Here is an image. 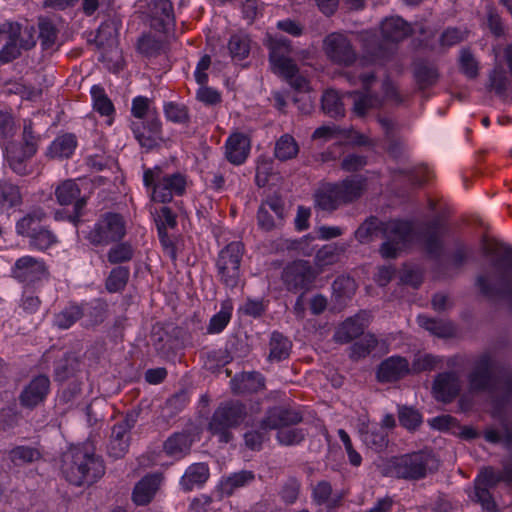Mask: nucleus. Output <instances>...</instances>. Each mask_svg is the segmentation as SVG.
I'll use <instances>...</instances> for the list:
<instances>
[{"mask_svg":"<svg viewBox=\"0 0 512 512\" xmlns=\"http://www.w3.org/2000/svg\"><path fill=\"white\" fill-rule=\"evenodd\" d=\"M414 77L419 88L425 89L436 83L438 72L434 66L428 65L425 62H418L415 64Z\"/></svg>","mask_w":512,"mask_h":512,"instance_id":"50","label":"nucleus"},{"mask_svg":"<svg viewBox=\"0 0 512 512\" xmlns=\"http://www.w3.org/2000/svg\"><path fill=\"white\" fill-rule=\"evenodd\" d=\"M332 184L342 205L358 200L366 190V179L361 175L349 176Z\"/></svg>","mask_w":512,"mask_h":512,"instance_id":"23","label":"nucleus"},{"mask_svg":"<svg viewBox=\"0 0 512 512\" xmlns=\"http://www.w3.org/2000/svg\"><path fill=\"white\" fill-rule=\"evenodd\" d=\"M265 386V378L259 372L244 373L241 376L240 383L234 388V392L239 394L257 392Z\"/></svg>","mask_w":512,"mask_h":512,"instance_id":"52","label":"nucleus"},{"mask_svg":"<svg viewBox=\"0 0 512 512\" xmlns=\"http://www.w3.org/2000/svg\"><path fill=\"white\" fill-rule=\"evenodd\" d=\"M247 417V408L239 400H228L219 404L211 415L207 431L227 444L234 439L233 429L239 427Z\"/></svg>","mask_w":512,"mask_h":512,"instance_id":"5","label":"nucleus"},{"mask_svg":"<svg viewBox=\"0 0 512 512\" xmlns=\"http://www.w3.org/2000/svg\"><path fill=\"white\" fill-rule=\"evenodd\" d=\"M388 435L383 428H374L363 433L364 443L375 451L383 450L388 443Z\"/></svg>","mask_w":512,"mask_h":512,"instance_id":"63","label":"nucleus"},{"mask_svg":"<svg viewBox=\"0 0 512 512\" xmlns=\"http://www.w3.org/2000/svg\"><path fill=\"white\" fill-rule=\"evenodd\" d=\"M502 481L508 484H512L511 480H509L508 475L506 474V465L502 471H496L491 467H487L483 469L475 479V482L478 485H484L489 488L495 487Z\"/></svg>","mask_w":512,"mask_h":512,"instance_id":"55","label":"nucleus"},{"mask_svg":"<svg viewBox=\"0 0 512 512\" xmlns=\"http://www.w3.org/2000/svg\"><path fill=\"white\" fill-rule=\"evenodd\" d=\"M152 16L159 21V26L163 30L174 26L175 15L172 2L170 0H155L152 7Z\"/></svg>","mask_w":512,"mask_h":512,"instance_id":"43","label":"nucleus"},{"mask_svg":"<svg viewBox=\"0 0 512 512\" xmlns=\"http://www.w3.org/2000/svg\"><path fill=\"white\" fill-rule=\"evenodd\" d=\"M77 146L76 137L73 134L58 136L50 145L48 155L51 158H69Z\"/></svg>","mask_w":512,"mask_h":512,"instance_id":"39","label":"nucleus"},{"mask_svg":"<svg viewBox=\"0 0 512 512\" xmlns=\"http://www.w3.org/2000/svg\"><path fill=\"white\" fill-rule=\"evenodd\" d=\"M439 460L432 451L421 450L413 453L392 457L383 467V475L418 481L424 479L429 473L436 471Z\"/></svg>","mask_w":512,"mask_h":512,"instance_id":"4","label":"nucleus"},{"mask_svg":"<svg viewBox=\"0 0 512 512\" xmlns=\"http://www.w3.org/2000/svg\"><path fill=\"white\" fill-rule=\"evenodd\" d=\"M460 391L461 380L454 371L439 373L433 381L432 393L437 401L450 403L459 395Z\"/></svg>","mask_w":512,"mask_h":512,"instance_id":"19","label":"nucleus"},{"mask_svg":"<svg viewBox=\"0 0 512 512\" xmlns=\"http://www.w3.org/2000/svg\"><path fill=\"white\" fill-rule=\"evenodd\" d=\"M484 255L490 258V271L477 277V286L484 296L506 300L512 308V247L505 244L486 246Z\"/></svg>","mask_w":512,"mask_h":512,"instance_id":"2","label":"nucleus"},{"mask_svg":"<svg viewBox=\"0 0 512 512\" xmlns=\"http://www.w3.org/2000/svg\"><path fill=\"white\" fill-rule=\"evenodd\" d=\"M139 413V411L131 410L113 426L107 445V453L113 459H120L128 452L131 440L130 431L135 427Z\"/></svg>","mask_w":512,"mask_h":512,"instance_id":"12","label":"nucleus"},{"mask_svg":"<svg viewBox=\"0 0 512 512\" xmlns=\"http://www.w3.org/2000/svg\"><path fill=\"white\" fill-rule=\"evenodd\" d=\"M85 306V327H94L102 322L107 317V304L100 300H95L91 303V305Z\"/></svg>","mask_w":512,"mask_h":512,"instance_id":"53","label":"nucleus"},{"mask_svg":"<svg viewBox=\"0 0 512 512\" xmlns=\"http://www.w3.org/2000/svg\"><path fill=\"white\" fill-rule=\"evenodd\" d=\"M21 203L20 188L9 181H0V206L12 208L19 206Z\"/></svg>","mask_w":512,"mask_h":512,"instance_id":"49","label":"nucleus"},{"mask_svg":"<svg viewBox=\"0 0 512 512\" xmlns=\"http://www.w3.org/2000/svg\"><path fill=\"white\" fill-rule=\"evenodd\" d=\"M467 380L470 392L489 394L499 408L512 400V370L496 366L490 353H482L474 360Z\"/></svg>","mask_w":512,"mask_h":512,"instance_id":"1","label":"nucleus"},{"mask_svg":"<svg viewBox=\"0 0 512 512\" xmlns=\"http://www.w3.org/2000/svg\"><path fill=\"white\" fill-rule=\"evenodd\" d=\"M291 348V341L282 333L274 331L269 342L268 360L270 362H280L287 359L290 356Z\"/></svg>","mask_w":512,"mask_h":512,"instance_id":"35","label":"nucleus"},{"mask_svg":"<svg viewBox=\"0 0 512 512\" xmlns=\"http://www.w3.org/2000/svg\"><path fill=\"white\" fill-rule=\"evenodd\" d=\"M209 467L205 463L190 465L181 478L180 485L184 491H191L201 487L209 478Z\"/></svg>","mask_w":512,"mask_h":512,"instance_id":"31","label":"nucleus"},{"mask_svg":"<svg viewBox=\"0 0 512 512\" xmlns=\"http://www.w3.org/2000/svg\"><path fill=\"white\" fill-rule=\"evenodd\" d=\"M314 198L316 206L323 211L331 212L342 205L332 183H327L320 187L316 191Z\"/></svg>","mask_w":512,"mask_h":512,"instance_id":"40","label":"nucleus"},{"mask_svg":"<svg viewBox=\"0 0 512 512\" xmlns=\"http://www.w3.org/2000/svg\"><path fill=\"white\" fill-rule=\"evenodd\" d=\"M8 33L17 39L19 46L24 50H29L36 44L35 30L32 26L22 29L18 23H10Z\"/></svg>","mask_w":512,"mask_h":512,"instance_id":"51","label":"nucleus"},{"mask_svg":"<svg viewBox=\"0 0 512 512\" xmlns=\"http://www.w3.org/2000/svg\"><path fill=\"white\" fill-rule=\"evenodd\" d=\"M345 98L351 102L352 111L358 117L365 116L369 110L380 106V98L370 93H360L357 91L348 92Z\"/></svg>","mask_w":512,"mask_h":512,"instance_id":"32","label":"nucleus"},{"mask_svg":"<svg viewBox=\"0 0 512 512\" xmlns=\"http://www.w3.org/2000/svg\"><path fill=\"white\" fill-rule=\"evenodd\" d=\"M291 42L285 37H275L269 41V60L273 68L285 77H293L298 69L290 55Z\"/></svg>","mask_w":512,"mask_h":512,"instance_id":"13","label":"nucleus"},{"mask_svg":"<svg viewBox=\"0 0 512 512\" xmlns=\"http://www.w3.org/2000/svg\"><path fill=\"white\" fill-rule=\"evenodd\" d=\"M409 372V362L406 358L391 356L379 364L376 378L380 383H393L407 376Z\"/></svg>","mask_w":512,"mask_h":512,"instance_id":"22","label":"nucleus"},{"mask_svg":"<svg viewBox=\"0 0 512 512\" xmlns=\"http://www.w3.org/2000/svg\"><path fill=\"white\" fill-rule=\"evenodd\" d=\"M244 254V244L233 241L220 250L216 261L218 275L223 284L234 288L240 279V265Z\"/></svg>","mask_w":512,"mask_h":512,"instance_id":"10","label":"nucleus"},{"mask_svg":"<svg viewBox=\"0 0 512 512\" xmlns=\"http://www.w3.org/2000/svg\"><path fill=\"white\" fill-rule=\"evenodd\" d=\"M398 419L401 426L408 430H415L422 423L421 414L412 407L399 406Z\"/></svg>","mask_w":512,"mask_h":512,"instance_id":"61","label":"nucleus"},{"mask_svg":"<svg viewBox=\"0 0 512 512\" xmlns=\"http://www.w3.org/2000/svg\"><path fill=\"white\" fill-rule=\"evenodd\" d=\"M165 48V42L152 34L143 35L137 42L138 52L148 58L160 55Z\"/></svg>","mask_w":512,"mask_h":512,"instance_id":"46","label":"nucleus"},{"mask_svg":"<svg viewBox=\"0 0 512 512\" xmlns=\"http://www.w3.org/2000/svg\"><path fill=\"white\" fill-rule=\"evenodd\" d=\"M57 202L62 206L75 204L79 199H86L81 196V189L75 180H65L55 189Z\"/></svg>","mask_w":512,"mask_h":512,"instance_id":"38","label":"nucleus"},{"mask_svg":"<svg viewBox=\"0 0 512 512\" xmlns=\"http://www.w3.org/2000/svg\"><path fill=\"white\" fill-rule=\"evenodd\" d=\"M85 315V306L69 304L54 317V324L59 329H68Z\"/></svg>","mask_w":512,"mask_h":512,"instance_id":"42","label":"nucleus"},{"mask_svg":"<svg viewBox=\"0 0 512 512\" xmlns=\"http://www.w3.org/2000/svg\"><path fill=\"white\" fill-rule=\"evenodd\" d=\"M61 472L75 486L92 485L105 474L103 459L86 448H72L62 456Z\"/></svg>","mask_w":512,"mask_h":512,"instance_id":"3","label":"nucleus"},{"mask_svg":"<svg viewBox=\"0 0 512 512\" xmlns=\"http://www.w3.org/2000/svg\"><path fill=\"white\" fill-rule=\"evenodd\" d=\"M345 95L342 97L335 90H327L322 96V110L332 118L343 117L345 115Z\"/></svg>","mask_w":512,"mask_h":512,"instance_id":"37","label":"nucleus"},{"mask_svg":"<svg viewBox=\"0 0 512 512\" xmlns=\"http://www.w3.org/2000/svg\"><path fill=\"white\" fill-rule=\"evenodd\" d=\"M442 225L438 220L429 222L424 231L423 239L426 252L430 257L439 260L443 254Z\"/></svg>","mask_w":512,"mask_h":512,"instance_id":"30","label":"nucleus"},{"mask_svg":"<svg viewBox=\"0 0 512 512\" xmlns=\"http://www.w3.org/2000/svg\"><path fill=\"white\" fill-rule=\"evenodd\" d=\"M511 85L508 72L503 66L497 65L489 73L487 89L493 91L498 97L505 99Z\"/></svg>","mask_w":512,"mask_h":512,"instance_id":"34","label":"nucleus"},{"mask_svg":"<svg viewBox=\"0 0 512 512\" xmlns=\"http://www.w3.org/2000/svg\"><path fill=\"white\" fill-rule=\"evenodd\" d=\"M38 28V38L40 39L43 50H55L58 39V29L54 23L50 19L40 18Z\"/></svg>","mask_w":512,"mask_h":512,"instance_id":"45","label":"nucleus"},{"mask_svg":"<svg viewBox=\"0 0 512 512\" xmlns=\"http://www.w3.org/2000/svg\"><path fill=\"white\" fill-rule=\"evenodd\" d=\"M49 390V378L46 375H38L34 377L20 393V404L23 407L32 409L45 400Z\"/></svg>","mask_w":512,"mask_h":512,"instance_id":"21","label":"nucleus"},{"mask_svg":"<svg viewBox=\"0 0 512 512\" xmlns=\"http://www.w3.org/2000/svg\"><path fill=\"white\" fill-rule=\"evenodd\" d=\"M499 421L502 432L489 428L484 432V438L489 443L498 444L502 442L506 447H510L512 445V423L505 416H500Z\"/></svg>","mask_w":512,"mask_h":512,"instance_id":"44","label":"nucleus"},{"mask_svg":"<svg viewBox=\"0 0 512 512\" xmlns=\"http://www.w3.org/2000/svg\"><path fill=\"white\" fill-rule=\"evenodd\" d=\"M9 167L18 175L28 174L27 162L35 155L29 154L28 147L10 142L5 147Z\"/></svg>","mask_w":512,"mask_h":512,"instance_id":"29","label":"nucleus"},{"mask_svg":"<svg viewBox=\"0 0 512 512\" xmlns=\"http://www.w3.org/2000/svg\"><path fill=\"white\" fill-rule=\"evenodd\" d=\"M132 131L140 146L147 151L158 146L162 140V125L157 116H149L146 122H133Z\"/></svg>","mask_w":512,"mask_h":512,"instance_id":"18","label":"nucleus"},{"mask_svg":"<svg viewBox=\"0 0 512 512\" xmlns=\"http://www.w3.org/2000/svg\"><path fill=\"white\" fill-rule=\"evenodd\" d=\"M467 38V32L457 27H448L439 37V46L446 50L454 45L463 42Z\"/></svg>","mask_w":512,"mask_h":512,"instance_id":"62","label":"nucleus"},{"mask_svg":"<svg viewBox=\"0 0 512 512\" xmlns=\"http://www.w3.org/2000/svg\"><path fill=\"white\" fill-rule=\"evenodd\" d=\"M324 51L327 57L338 65L349 66L357 57L350 40L341 33H331L325 37Z\"/></svg>","mask_w":512,"mask_h":512,"instance_id":"14","label":"nucleus"},{"mask_svg":"<svg viewBox=\"0 0 512 512\" xmlns=\"http://www.w3.org/2000/svg\"><path fill=\"white\" fill-rule=\"evenodd\" d=\"M273 212L279 219L284 215V204L280 197L270 196L259 207L257 212V222L261 229L270 231L275 227Z\"/></svg>","mask_w":512,"mask_h":512,"instance_id":"27","label":"nucleus"},{"mask_svg":"<svg viewBox=\"0 0 512 512\" xmlns=\"http://www.w3.org/2000/svg\"><path fill=\"white\" fill-rule=\"evenodd\" d=\"M163 480L162 474L153 473L144 476L134 487L132 500L136 505H147L154 498Z\"/></svg>","mask_w":512,"mask_h":512,"instance_id":"24","label":"nucleus"},{"mask_svg":"<svg viewBox=\"0 0 512 512\" xmlns=\"http://www.w3.org/2000/svg\"><path fill=\"white\" fill-rule=\"evenodd\" d=\"M9 458L15 465H24L40 460L41 453L34 447L17 446L9 452Z\"/></svg>","mask_w":512,"mask_h":512,"instance_id":"54","label":"nucleus"},{"mask_svg":"<svg viewBox=\"0 0 512 512\" xmlns=\"http://www.w3.org/2000/svg\"><path fill=\"white\" fill-rule=\"evenodd\" d=\"M318 276V271L306 260H295L287 264L281 273L286 290L305 294L310 291Z\"/></svg>","mask_w":512,"mask_h":512,"instance_id":"9","label":"nucleus"},{"mask_svg":"<svg viewBox=\"0 0 512 512\" xmlns=\"http://www.w3.org/2000/svg\"><path fill=\"white\" fill-rule=\"evenodd\" d=\"M134 256V249L128 242H117L107 252V260L110 264L129 262Z\"/></svg>","mask_w":512,"mask_h":512,"instance_id":"56","label":"nucleus"},{"mask_svg":"<svg viewBox=\"0 0 512 512\" xmlns=\"http://www.w3.org/2000/svg\"><path fill=\"white\" fill-rule=\"evenodd\" d=\"M312 500L317 505H326L329 509H335L340 505L341 497L333 496V489L330 482L321 480L311 486Z\"/></svg>","mask_w":512,"mask_h":512,"instance_id":"33","label":"nucleus"},{"mask_svg":"<svg viewBox=\"0 0 512 512\" xmlns=\"http://www.w3.org/2000/svg\"><path fill=\"white\" fill-rule=\"evenodd\" d=\"M197 440L195 428H185L182 431L172 433L163 442V452L174 460H181L190 454L192 445Z\"/></svg>","mask_w":512,"mask_h":512,"instance_id":"17","label":"nucleus"},{"mask_svg":"<svg viewBox=\"0 0 512 512\" xmlns=\"http://www.w3.org/2000/svg\"><path fill=\"white\" fill-rule=\"evenodd\" d=\"M418 324L426 329L427 331L431 332L432 334L446 338L450 337L454 334L455 329L453 325L449 322H445L442 320H436L433 318H429L424 315L418 316Z\"/></svg>","mask_w":512,"mask_h":512,"instance_id":"47","label":"nucleus"},{"mask_svg":"<svg viewBox=\"0 0 512 512\" xmlns=\"http://www.w3.org/2000/svg\"><path fill=\"white\" fill-rule=\"evenodd\" d=\"M299 152V146L295 139L289 135H282L275 144L274 155L280 161L293 159Z\"/></svg>","mask_w":512,"mask_h":512,"instance_id":"48","label":"nucleus"},{"mask_svg":"<svg viewBox=\"0 0 512 512\" xmlns=\"http://www.w3.org/2000/svg\"><path fill=\"white\" fill-rule=\"evenodd\" d=\"M91 97L93 107L98 113L103 116H110L114 113V105L102 87L94 85L91 88Z\"/></svg>","mask_w":512,"mask_h":512,"instance_id":"58","label":"nucleus"},{"mask_svg":"<svg viewBox=\"0 0 512 512\" xmlns=\"http://www.w3.org/2000/svg\"><path fill=\"white\" fill-rule=\"evenodd\" d=\"M379 341L374 334H363V337L355 341L349 347V358L352 361H359L369 356L377 347Z\"/></svg>","mask_w":512,"mask_h":512,"instance_id":"41","label":"nucleus"},{"mask_svg":"<svg viewBox=\"0 0 512 512\" xmlns=\"http://www.w3.org/2000/svg\"><path fill=\"white\" fill-rule=\"evenodd\" d=\"M250 139L243 133H234L229 136L225 144V156L234 165H241L250 152Z\"/></svg>","mask_w":512,"mask_h":512,"instance_id":"25","label":"nucleus"},{"mask_svg":"<svg viewBox=\"0 0 512 512\" xmlns=\"http://www.w3.org/2000/svg\"><path fill=\"white\" fill-rule=\"evenodd\" d=\"M78 362L72 356H65L55 364V380L62 382L71 377L76 371Z\"/></svg>","mask_w":512,"mask_h":512,"instance_id":"64","label":"nucleus"},{"mask_svg":"<svg viewBox=\"0 0 512 512\" xmlns=\"http://www.w3.org/2000/svg\"><path fill=\"white\" fill-rule=\"evenodd\" d=\"M145 187L151 189V200L169 203L174 196H182L187 186V178L180 172L165 173L159 166L147 168L143 173Z\"/></svg>","mask_w":512,"mask_h":512,"instance_id":"6","label":"nucleus"},{"mask_svg":"<svg viewBox=\"0 0 512 512\" xmlns=\"http://www.w3.org/2000/svg\"><path fill=\"white\" fill-rule=\"evenodd\" d=\"M228 49L233 60L241 61L250 52V40L245 35H232L228 43Z\"/></svg>","mask_w":512,"mask_h":512,"instance_id":"60","label":"nucleus"},{"mask_svg":"<svg viewBox=\"0 0 512 512\" xmlns=\"http://www.w3.org/2000/svg\"><path fill=\"white\" fill-rule=\"evenodd\" d=\"M381 33L383 42L377 47L369 46L367 52L377 60H387L392 54L393 49L388 45L390 43H398L412 34V28L401 17L386 18L381 24Z\"/></svg>","mask_w":512,"mask_h":512,"instance_id":"8","label":"nucleus"},{"mask_svg":"<svg viewBox=\"0 0 512 512\" xmlns=\"http://www.w3.org/2000/svg\"><path fill=\"white\" fill-rule=\"evenodd\" d=\"M11 275L19 282L32 284L47 277L48 269L43 260L25 255L15 261Z\"/></svg>","mask_w":512,"mask_h":512,"instance_id":"15","label":"nucleus"},{"mask_svg":"<svg viewBox=\"0 0 512 512\" xmlns=\"http://www.w3.org/2000/svg\"><path fill=\"white\" fill-rule=\"evenodd\" d=\"M255 480V474L252 471L242 470L222 478L217 486L216 493L220 499L230 497L233 493L243 488Z\"/></svg>","mask_w":512,"mask_h":512,"instance_id":"28","label":"nucleus"},{"mask_svg":"<svg viewBox=\"0 0 512 512\" xmlns=\"http://www.w3.org/2000/svg\"><path fill=\"white\" fill-rule=\"evenodd\" d=\"M302 421V415L294 408L275 406L270 408L261 420L264 429H281L282 427L296 425Z\"/></svg>","mask_w":512,"mask_h":512,"instance_id":"20","label":"nucleus"},{"mask_svg":"<svg viewBox=\"0 0 512 512\" xmlns=\"http://www.w3.org/2000/svg\"><path fill=\"white\" fill-rule=\"evenodd\" d=\"M379 124L385 132L387 152L394 158L400 157L405 148L403 140L394 133V122L389 118H379Z\"/></svg>","mask_w":512,"mask_h":512,"instance_id":"36","label":"nucleus"},{"mask_svg":"<svg viewBox=\"0 0 512 512\" xmlns=\"http://www.w3.org/2000/svg\"><path fill=\"white\" fill-rule=\"evenodd\" d=\"M371 315L367 311H360L340 323L333 334V340L339 344H347L364 334L370 323Z\"/></svg>","mask_w":512,"mask_h":512,"instance_id":"16","label":"nucleus"},{"mask_svg":"<svg viewBox=\"0 0 512 512\" xmlns=\"http://www.w3.org/2000/svg\"><path fill=\"white\" fill-rule=\"evenodd\" d=\"M381 232L386 239L380 248L381 255L384 258H396L411 240L413 226L408 221L393 220L382 223Z\"/></svg>","mask_w":512,"mask_h":512,"instance_id":"11","label":"nucleus"},{"mask_svg":"<svg viewBox=\"0 0 512 512\" xmlns=\"http://www.w3.org/2000/svg\"><path fill=\"white\" fill-rule=\"evenodd\" d=\"M126 235L124 218L113 212H106L98 218L85 235V239L95 247H105L120 242Z\"/></svg>","mask_w":512,"mask_h":512,"instance_id":"7","label":"nucleus"},{"mask_svg":"<svg viewBox=\"0 0 512 512\" xmlns=\"http://www.w3.org/2000/svg\"><path fill=\"white\" fill-rule=\"evenodd\" d=\"M58 242L57 236L49 227H42L29 239V246L33 249L45 251Z\"/></svg>","mask_w":512,"mask_h":512,"instance_id":"59","label":"nucleus"},{"mask_svg":"<svg viewBox=\"0 0 512 512\" xmlns=\"http://www.w3.org/2000/svg\"><path fill=\"white\" fill-rule=\"evenodd\" d=\"M130 270L125 266L113 268L106 280V289L109 292H119L123 290L128 282Z\"/></svg>","mask_w":512,"mask_h":512,"instance_id":"57","label":"nucleus"},{"mask_svg":"<svg viewBox=\"0 0 512 512\" xmlns=\"http://www.w3.org/2000/svg\"><path fill=\"white\" fill-rule=\"evenodd\" d=\"M48 214L42 207H34L22 218L16 222V233L19 236L27 237L30 239L42 227L43 222L47 219Z\"/></svg>","mask_w":512,"mask_h":512,"instance_id":"26","label":"nucleus"}]
</instances>
